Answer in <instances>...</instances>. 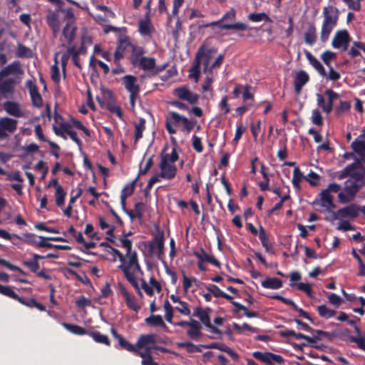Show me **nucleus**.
Segmentation results:
<instances>
[{
    "label": "nucleus",
    "instance_id": "1",
    "mask_svg": "<svg viewBox=\"0 0 365 365\" xmlns=\"http://www.w3.org/2000/svg\"><path fill=\"white\" fill-rule=\"evenodd\" d=\"M196 123V119L190 120L177 112L170 111L166 117L165 128L169 134L173 135L177 133V130L174 128V125H181L182 130L189 133L194 128Z\"/></svg>",
    "mask_w": 365,
    "mask_h": 365
},
{
    "label": "nucleus",
    "instance_id": "2",
    "mask_svg": "<svg viewBox=\"0 0 365 365\" xmlns=\"http://www.w3.org/2000/svg\"><path fill=\"white\" fill-rule=\"evenodd\" d=\"M323 16L320 39L322 42L325 43L328 41L331 32L337 24L339 10L333 6H326L323 9Z\"/></svg>",
    "mask_w": 365,
    "mask_h": 365
},
{
    "label": "nucleus",
    "instance_id": "3",
    "mask_svg": "<svg viewBox=\"0 0 365 365\" xmlns=\"http://www.w3.org/2000/svg\"><path fill=\"white\" fill-rule=\"evenodd\" d=\"M122 247L126 249V256L128 257L126 262L120 264L118 268L123 271V267L127 268V271L133 272L135 274L136 271L142 272L140 266L138 262L137 252L132 250L133 242L130 240H123L122 241Z\"/></svg>",
    "mask_w": 365,
    "mask_h": 365
},
{
    "label": "nucleus",
    "instance_id": "4",
    "mask_svg": "<svg viewBox=\"0 0 365 365\" xmlns=\"http://www.w3.org/2000/svg\"><path fill=\"white\" fill-rule=\"evenodd\" d=\"M362 187L355 182H352V180H346L344 182L343 191L338 194L339 202L342 204L351 202Z\"/></svg>",
    "mask_w": 365,
    "mask_h": 365
},
{
    "label": "nucleus",
    "instance_id": "5",
    "mask_svg": "<svg viewBox=\"0 0 365 365\" xmlns=\"http://www.w3.org/2000/svg\"><path fill=\"white\" fill-rule=\"evenodd\" d=\"M14 236L22 240L26 244L33 246L36 248H51L52 244L46 242V240H43L42 238H46L44 236H39V240H37V236L34 233H24L22 236H19L16 234H14Z\"/></svg>",
    "mask_w": 365,
    "mask_h": 365
},
{
    "label": "nucleus",
    "instance_id": "6",
    "mask_svg": "<svg viewBox=\"0 0 365 365\" xmlns=\"http://www.w3.org/2000/svg\"><path fill=\"white\" fill-rule=\"evenodd\" d=\"M18 120L9 118L3 117L0 118V139H6L10 134H13L17 130Z\"/></svg>",
    "mask_w": 365,
    "mask_h": 365
},
{
    "label": "nucleus",
    "instance_id": "7",
    "mask_svg": "<svg viewBox=\"0 0 365 365\" xmlns=\"http://www.w3.org/2000/svg\"><path fill=\"white\" fill-rule=\"evenodd\" d=\"M101 107L109 110L111 113H115L122 120H123V113L119 106L116 105L115 97L111 91H108L105 100L99 101Z\"/></svg>",
    "mask_w": 365,
    "mask_h": 365
},
{
    "label": "nucleus",
    "instance_id": "8",
    "mask_svg": "<svg viewBox=\"0 0 365 365\" xmlns=\"http://www.w3.org/2000/svg\"><path fill=\"white\" fill-rule=\"evenodd\" d=\"M246 228L254 236L258 235L262 247L265 249V251L267 252H271L272 250V245L269 242L268 235L266 232L265 229L262 225H259L258 231L257 229L252 223L248 222L246 224Z\"/></svg>",
    "mask_w": 365,
    "mask_h": 365
},
{
    "label": "nucleus",
    "instance_id": "9",
    "mask_svg": "<svg viewBox=\"0 0 365 365\" xmlns=\"http://www.w3.org/2000/svg\"><path fill=\"white\" fill-rule=\"evenodd\" d=\"M351 37L346 30L337 31L332 38L331 46L334 48H341L342 51H347Z\"/></svg>",
    "mask_w": 365,
    "mask_h": 365
},
{
    "label": "nucleus",
    "instance_id": "10",
    "mask_svg": "<svg viewBox=\"0 0 365 365\" xmlns=\"http://www.w3.org/2000/svg\"><path fill=\"white\" fill-rule=\"evenodd\" d=\"M359 212V206L356 204H351L338 210L336 212H331V215L333 217V220H339L346 217L354 219L358 217Z\"/></svg>",
    "mask_w": 365,
    "mask_h": 365
},
{
    "label": "nucleus",
    "instance_id": "11",
    "mask_svg": "<svg viewBox=\"0 0 365 365\" xmlns=\"http://www.w3.org/2000/svg\"><path fill=\"white\" fill-rule=\"evenodd\" d=\"M159 168L160 169V176L163 179L170 180L175 178L177 175L178 169L176 165L174 163L166 161L165 158L160 159Z\"/></svg>",
    "mask_w": 365,
    "mask_h": 365
},
{
    "label": "nucleus",
    "instance_id": "12",
    "mask_svg": "<svg viewBox=\"0 0 365 365\" xmlns=\"http://www.w3.org/2000/svg\"><path fill=\"white\" fill-rule=\"evenodd\" d=\"M173 94L179 99L186 101L190 104H195L199 100V96L191 92L188 87L185 86L176 88Z\"/></svg>",
    "mask_w": 365,
    "mask_h": 365
},
{
    "label": "nucleus",
    "instance_id": "13",
    "mask_svg": "<svg viewBox=\"0 0 365 365\" xmlns=\"http://www.w3.org/2000/svg\"><path fill=\"white\" fill-rule=\"evenodd\" d=\"M217 51V49L212 48H207L205 45H202L197 50L195 60H197L201 63V59L203 58V66H204V72H206V71L208 69L210 56L212 53H215Z\"/></svg>",
    "mask_w": 365,
    "mask_h": 365
},
{
    "label": "nucleus",
    "instance_id": "14",
    "mask_svg": "<svg viewBox=\"0 0 365 365\" xmlns=\"http://www.w3.org/2000/svg\"><path fill=\"white\" fill-rule=\"evenodd\" d=\"M76 31L77 27L75 24L66 22L62 30V34L66 43H62L61 46L66 47L67 46H72L71 44L76 37Z\"/></svg>",
    "mask_w": 365,
    "mask_h": 365
},
{
    "label": "nucleus",
    "instance_id": "15",
    "mask_svg": "<svg viewBox=\"0 0 365 365\" xmlns=\"http://www.w3.org/2000/svg\"><path fill=\"white\" fill-rule=\"evenodd\" d=\"M165 243V233L163 230H160L159 226L155 227V232L153 233V240L148 242V248L150 253H154L156 250V247L158 245H162Z\"/></svg>",
    "mask_w": 365,
    "mask_h": 365
},
{
    "label": "nucleus",
    "instance_id": "16",
    "mask_svg": "<svg viewBox=\"0 0 365 365\" xmlns=\"http://www.w3.org/2000/svg\"><path fill=\"white\" fill-rule=\"evenodd\" d=\"M309 81V76L304 71H298L294 77V91L297 95L300 94L302 88Z\"/></svg>",
    "mask_w": 365,
    "mask_h": 365
},
{
    "label": "nucleus",
    "instance_id": "17",
    "mask_svg": "<svg viewBox=\"0 0 365 365\" xmlns=\"http://www.w3.org/2000/svg\"><path fill=\"white\" fill-rule=\"evenodd\" d=\"M157 343H163V341L158 339V336L155 334H142L136 342V346L138 349H143L148 346L149 344L155 345Z\"/></svg>",
    "mask_w": 365,
    "mask_h": 365
},
{
    "label": "nucleus",
    "instance_id": "18",
    "mask_svg": "<svg viewBox=\"0 0 365 365\" xmlns=\"http://www.w3.org/2000/svg\"><path fill=\"white\" fill-rule=\"evenodd\" d=\"M279 335L284 338L293 336L297 339H305L312 346H314L312 344L316 342V339H319V337L318 336L311 337L300 332L296 333L294 331L288 329L280 331L279 332Z\"/></svg>",
    "mask_w": 365,
    "mask_h": 365
},
{
    "label": "nucleus",
    "instance_id": "19",
    "mask_svg": "<svg viewBox=\"0 0 365 365\" xmlns=\"http://www.w3.org/2000/svg\"><path fill=\"white\" fill-rule=\"evenodd\" d=\"M16 80L14 78H9L0 83L1 97L9 98L12 96L16 86Z\"/></svg>",
    "mask_w": 365,
    "mask_h": 365
},
{
    "label": "nucleus",
    "instance_id": "20",
    "mask_svg": "<svg viewBox=\"0 0 365 365\" xmlns=\"http://www.w3.org/2000/svg\"><path fill=\"white\" fill-rule=\"evenodd\" d=\"M4 109L9 115L15 118L24 117V113L20 108V105L14 101H7L4 105Z\"/></svg>",
    "mask_w": 365,
    "mask_h": 365
},
{
    "label": "nucleus",
    "instance_id": "21",
    "mask_svg": "<svg viewBox=\"0 0 365 365\" xmlns=\"http://www.w3.org/2000/svg\"><path fill=\"white\" fill-rule=\"evenodd\" d=\"M193 255L202 262L210 263L218 268L221 267L220 262L212 255L207 254L202 247L200 248L199 252L194 251Z\"/></svg>",
    "mask_w": 365,
    "mask_h": 365
},
{
    "label": "nucleus",
    "instance_id": "22",
    "mask_svg": "<svg viewBox=\"0 0 365 365\" xmlns=\"http://www.w3.org/2000/svg\"><path fill=\"white\" fill-rule=\"evenodd\" d=\"M120 293L125 298L127 307L130 309L135 312H138L141 307L137 303L135 297L133 294H130L124 287H120Z\"/></svg>",
    "mask_w": 365,
    "mask_h": 365
},
{
    "label": "nucleus",
    "instance_id": "23",
    "mask_svg": "<svg viewBox=\"0 0 365 365\" xmlns=\"http://www.w3.org/2000/svg\"><path fill=\"white\" fill-rule=\"evenodd\" d=\"M138 181V178H136L133 182L130 183L126 184L124 187L123 188L121 193H120V205L122 207V209L123 211H125L127 209L125 207L126 206V198L129 196H130L134 190L135 187L136 185V182Z\"/></svg>",
    "mask_w": 365,
    "mask_h": 365
},
{
    "label": "nucleus",
    "instance_id": "24",
    "mask_svg": "<svg viewBox=\"0 0 365 365\" xmlns=\"http://www.w3.org/2000/svg\"><path fill=\"white\" fill-rule=\"evenodd\" d=\"M110 332L113 336L118 340V344L122 349L132 353L137 352L136 346L124 339L123 336L119 334L114 328H111Z\"/></svg>",
    "mask_w": 365,
    "mask_h": 365
},
{
    "label": "nucleus",
    "instance_id": "25",
    "mask_svg": "<svg viewBox=\"0 0 365 365\" xmlns=\"http://www.w3.org/2000/svg\"><path fill=\"white\" fill-rule=\"evenodd\" d=\"M46 21L53 36H56L60 31V21L58 14L53 11H50L46 16Z\"/></svg>",
    "mask_w": 365,
    "mask_h": 365
},
{
    "label": "nucleus",
    "instance_id": "26",
    "mask_svg": "<svg viewBox=\"0 0 365 365\" xmlns=\"http://www.w3.org/2000/svg\"><path fill=\"white\" fill-rule=\"evenodd\" d=\"M320 196V205L325 207L328 212H333L332 209L336 207V205L333 202L334 197L326 189L321 192Z\"/></svg>",
    "mask_w": 365,
    "mask_h": 365
},
{
    "label": "nucleus",
    "instance_id": "27",
    "mask_svg": "<svg viewBox=\"0 0 365 365\" xmlns=\"http://www.w3.org/2000/svg\"><path fill=\"white\" fill-rule=\"evenodd\" d=\"M27 84H29L28 88L34 106L41 108L43 105V99L38 92V88L36 85L33 84L31 81H28Z\"/></svg>",
    "mask_w": 365,
    "mask_h": 365
},
{
    "label": "nucleus",
    "instance_id": "28",
    "mask_svg": "<svg viewBox=\"0 0 365 365\" xmlns=\"http://www.w3.org/2000/svg\"><path fill=\"white\" fill-rule=\"evenodd\" d=\"M304 54L309 64L323 77L327 76L326 71L320 61L314 57L309 51L305 50Z\"/></svg>",
    "mask_w": 365,
    "mask_h": 365
},
{
    "label": "nucleus",
    "instance_id": "29",
    "mask_svg": "<svg viewBox=\"0 0 365 365\" xmlns=\"http://www.w3.org/2000/svg\"><path fill=\"white\" fill-rule=\"evenodd\" d=\"M137 78L132 75H126L123 77L125 88L131 93H139L140 86L136 83Z\"/></svg>",
    "mask_w": 365,
    "mask_h": 365
},
{
    "label": "nucleus",
    "instance_id": "30",
    "mask_svg": "<svg viewBox=\"0 0 365 365\" xmlns=\"http://www.w3.org/2000/svg\"><path fill=\"white\" fill-rule=\"evenodd\" d=\"M190 329L187 331V335L192 339L196 340L201 337L202 326L199 322L195 319H191L190 320Z\"/></svg>",
    "mask_w": 365,
    "mask_h": 365
},
{
    "label": "nucleus",
    "instance_id": "31",
    "mask_svg": "<svg viewBox=\"0 0 365 365\" xmlns=\"http://www.w3.org/2000/svg\"><path fill=\"white\" fill-rule=\"evenodd\" d=\"M145 53V48L136 45L131 47V53L130 61L133 67L136 68L138 63L143 58V54Z\"/></svg>",
    "mask_w": 365,
    "mask_h": 365
},
{
    "label": "nucleus",
    "instance_id": "32",
    "mask_svg": "<svg viewBox=\"0 0 365 365\" xmlns=\"http://www.w3.org/2000/svg\"><path fill=\"white\" fill-rule=\"evenodd\" d=\"M304 42L309 46H313L317 39V29L314 24H310L304 34Z\"/></svg>",
    "mask_w": 365,
    "mask_h": 365
},
{
    "label": "nucleus",
    "instance_id": "33",
    "mask_svg": "<svg viewBox=\"0 0 365 365\" xmlns=\"http://www.w3.org/2000/svg\"><path fill=\"white\" fill-rule=\"evenodd\" d=\"M153 30V27L148 15L145 19L140 20L138 23V31L141 35H150Z\"/></svg>",
    "mask_w": 365,
    "mask_h": 365
},
{
    "label": "nucleus",
    "instance_id": "34",
    "mask_svg": "<svg viewBox=\"0 0 365 365\" xmlns=\"http://www.w3.org/2000/svg\"><path fill=\"white\" fill-rule=\"evenodd\" d=\"M236 19V11L234 9H230L229 11H227L222 17L216 21H212L211 23H209L206 25H205V27H212L213 26L218 25L220 27V25L222 24V23L224 21L230 20V21H234Z\"/></svg>",
    "mask_w": 365,
    "mask_h": 365
},
{
    "label": "nucleus",
    "instance_id": "35",
    "mask_svg": "<svg viewBox=\"0 0 365 365\" xmlns=\"http://www.w3.org/2000/svg\"><path fill=\"white\" fill-rule=\"evenodd\" d=\"M136 68H140L145 71L155 69V59L153 57L145 56L138 63Z\"/></svg>",
    "mask_w": 365,
    "mask_h": 365
},
{
    "label": "nucleus",
    "instance_id": "36",
    "mask_svg": "<svg viewBox=\"0 0 365 365\" xmlns=\"http://www.w3.org/2000/svg\"><path fill=\"white\" fill-rule=\"evenodd\" d=\"M262 286L266 289H278L282 287V281L278 278L267 277L261 282Z\"/></svg>",
    "mask_w": 365,
    "mask_h": 365
},
{
    "label": "nucleus",
    "instance_id": "37",
    "mask_svg": "<svg viewBox=\"0 0 365 365\" xmlns=\"http://www.w3.org/2000/svg\"><path fill=\"white\" fill-rule=\"evenodd\" d=\"M194 317H197L200 322L206 327H210L211 322H210V318L209 316V314L207 311L204 310L202 307H196L194 313Z\"/></svg>",
    "mask_w": 365,
    "mask_h": 365
},
{
    "label": "nucleus",
    "instance_id": "38",
    "mask_svg": "<svg viewBox=\"0 0 365 365\" xmlns=\"http://www.w3.org/2000/svg\"><path fill=\"white\" fill-rule=\"evenodd\" d=\"M206 289L210 293L217 298L222 297L227 301H231V299H232V296L225 293L215 284H210L206 287Z\"/></svg>",
    "mask_w": 365,
    "mask_h": 365
},
{
    "label": "nucleus",
    "instance_id": "39",
    "mask_svg": "<svg viewBox=\"0 0 365 365\" xmlns=\"http://www.w3.org/2000/svg\"><path fill=\"white\" fill-rule=\"evenodd\" d=\"M352 182L361 185V187L365 186V168H363L360 170L351 171L350 179Z\"/></svg>",
    "mask_w": 365,
    "mask_h": 365
},
{
    "label": "nucleus",
    "instance_id": "40",
    "mask_svg": "<svg viewBox=\"0 0 365 365\" xmlns=\"http://www.w3.org/2000/svg\"><path fill=\"white\" fill-rule=\"evenodd\" d=\"M61 325L67 331H68L69 332H71L73 334L79 335V336H82L84 334L88 335V331L86 329H84L78 325L69 324V323H66V322H62Z\"/></svg>",
    "mask_w": 365,
    "mask_h": 365
},
{
    "label": "nucleus",
    "instance_id": "41",
    "mask_svg": "<svg viewBox=\"0 0 365 365\" xmlns=\"http://www.w3.org/2000/svg\"><path fill=\"white\" fill-rule=\"evenodd\" d=\"M133 43L130 41V38L126 35H120L118 37L116 50L125 53V51L133 46Z\"/></svg>",
    "mask_w": 365,
    "mask_h": 365
},
{
    "label": "nucleus",
    "instance_id": "42",
    "mask_svg": "<svg viewBox=\"0 0 365 365\" xmlns=\"http://www.w3.org/2000/svg\"><path fill=\"white\" fill-rule=\"evenodd\" d=\"M168 145H165L163 149V151L160 155V159H165L166 161L174 163L178 160L179 155L177 152L178 148H173L172 152L170 154L165 153V152L168 150Z\"/></svg>",
    "mask_w": 365,
    "mask_h": 365
},
{
    "label": "nucleus",
    "instance_id": "43",
    "mask_svg": "<svg viewBox=\"0 0 365 365\" xmlns=\"http://www.w3.org/2000/svg\"><path fill=\"white\" fill-rule=\"evenodd\" d=\"M88 335L92 337L93 339L97 343L103 344L107 346L110 345V341L108 337L105 334H102L98 331H88Z\"/></svg>",
    "mask_w": 365,
    "mask_h": 365
},
{
    "label": "nucleus",
    "instance_id": "44",
    "mask_svg": "<svg viewBox=\"0 0 365 365\" xmlns=\"http://www.w3.org/2000/svg\"><path fill=\"white\" fill-rule=\"evenodd\" d=\"M220 28L225 30L234 29L238 31H247L250 29L247 24L242 22L221 24Z\"/></svg>",
    "mask_w": 365,
    "mask_h": 365
},
{
    "label": "nucleus",
    "instance_id": "45",
    "mask_svg": "<svg viewBox=\"0 0 365 365\" xmlns=\"http://www.w3.org/2000/svg\"><path fill=\"white\" fill-rule=\"evenodd\" d=\"M4 73L6 76L11 75L12 73H20L22 72L21 68V63L18 61H14L11 63L7 65L4 68H3Z\"/></svg>",
    "mask_w": 365,
    "mask_h": 365
},
{
    "label": "nucleus",
    "instance_id": "46",
    "mask_svg": "<svg viewBox=\"0 0 365 365\" xmlns=\"http://www.w3.org/2000/svg\"><path fill=\"white\" fill-rule=\"evenodd\" d=\"M135 143H136L143 137V132L145 129V120L140 118L139 122L135 123Z\"/></svg>",
    "mask_w": 365,
    "mask_h": 365
},
{
    "label": "nucleus",
    "instance_id": "47",
    "mask_svg": "<svg viewBox=\"0 0 365 365\" xmlns=\"http://www.w3.org/2000/svg\"><path fill=\"white\" fill-rule=\"evenodd\" d=\"M270 354H272V352L268 351L263 353L259 351H256L252 353V356L254 358L267 364V365L272 364V359L269 356Z\"/></svg>",
    "mask_w": 365,
    "mask_h": 365
},
{
    "label": "nucleus",
    "instance_id": "48",
    "mask_svg": "<svg viewBox=\"0 0 365 365\" xmlns=\"http://www.w3.org/2000/svg\"><path fill=\"white\" fill-rule=\"evenodd\" d=\"M66 196V192L64 190L63 187H58L55 192L56 204L58 207H62L64 205Z\"/></svg>",
    "mask_w": 365,
    "mask_h": 365
},
{
    "label": "nucleus",
    "instance_id": "49",
    "mask_svg": "<svg viewBox=\"0 0 365 365\" xmlns=\"http://www.w3.org/2000/svg\"><path fill=\"white\" fill-rule=\"evenodd\" d=\"M320 58L328 68L331 67V63L336 58V53L327 50L321 54Z\"/></svg>",
    "mask_w": 365,
    "mask_h": 365
},
{
    "label": "nucleus",
    "instance_id": "50",
    "mask_svg": "<svg viewBox=\"0 0 365 365\" xmlns=\"http://www.w3.org/2000/svg\"><path fill=\"white\" fill-rule=\"evenodd\" d=\"M319 315L325 319L334 317L336 312L327 307L326 304H322L317 307Z\"/></svg>",
    "mask_w": 365,
    "mask_h": 365
},
{
    "label": "nucleus",
    "instance_id": "51",
    "mask_svg": "<svg viewBox=\"0 0 365 365\" xmlns=\"http://www.w3.org/2000/svg\"><path fill=\"white\" fill-rule=\"evenodd\" d=\"M189 71V77L193 78L195 82H197L200 76V63L198 61V59L194 60L193 65Z\"/></svg>",
    "mask_w": 365,
    "mask_h": 365
},
{
    "label": "nucleus",
    "instance_id": "52",
    "mask_svg": "<svg viewBox=\"0 0 365 365\" xmlns=\"http://www.w3.org/2000/svg\"><path fill=\"white\" fill-rule=\"evenodd\" d=\"M0 294L11 299L18 300L19 296L15 293L13 289L9 286H4L0 284Z\"/></svg>",
    "mask_w": 365,
    "mask_h": 365
},
{
    "label": "nucleus",
    "instance_id": "53",
    "mask_svg": "<svg viewBox=\"0 0 365 365\" xmlns=\"http://www.w3.org/2000/svg\"><path fill=\"white\" fill-rule=\"evenodd\" d=\"M248 19L253 22H259L262 21H271L269 16L264 12L262 13H251L248 16Z\"/></svg>",
    "mask_w": 365,
    "mask_h": 365
},
{
    "label": "nucleus",
    "instance_id": "54",
    "mask_svg": "<svg viewBox=\"0 0 365 365\" xmlns=\"http://www.w3.org/2000/svg\"><path fill=\"white\" fill-rule=\"evenodd\" d=\"M163 321V317L159 314H151L150 317L145 319L146 324L150 327H160Z\"/></svg>",
    "mask_w": 365,
    "mask_h": 365
},
{
    "label": "nucleus",
    "instance_id": "55",
    "mask_svg": "<svg viewBox=\"0 0 365 365\" xmlns=\"http://www.w3.org/2000/svg\"><path fill=\"white\" fill-rule=\"evenodd\" d=\"M122 268H123V272L124 274V277H125V279L130 282V284L135 289H138V288H140L139 285H138V282L134 275V273L133 272H128L127 271V268L126 267H123Z\"/></svg>",
    "mask_w": 365,
    "mask_h": 365
},
{
    "label": "nucleus",
    "instance_id": "56",
    "mask_svg": "<svg viewBox=\"0 0 365 365\" xmlns=\"http://www.w3.org/2000/svg\"><path fill=\"white\" fill-rule=\"evenodd\" d=\"M303 178V174L298 167H295L293 171L292 184L297 189H300V182Z\"/></svg>",
    "mask_w": 365,
    "mask_h": 365
},
{
    "label": "nucleus",
    "instance_id": "57",
    "mask_svg": "<svg viewBox=\"0 0 365 365\" xmlns=\"http://www.w3.org/2000/svg\"><path fill=\"white\" fill-rule=\"evenodd\" d=\"M67 52L72 56L73 64L79 69H81V65L79 62V54L76 51V45L68 46Z\"/></svg>",
    "mask_w": 365,
    "mask_h": 365
},
{
    "label": "nucleus",
    "instance_id": "58",
    "mask_svg": "<svg viewBox=\"0 0 365 365\" xmlns=\"http://www.w3.org/2000/svg\"><path fill=\"white\" fill-rule=\"evenodd\" d=\"M312 122L318 126H322L324 123L323 117L317 109H314L312 112Z\"/></svg>",
    "mask_w": 365,
    "mask_h": 365
},
{
    "label": "nucleus",
    "instance_id": "59",
    "mask_svg": "<svg viewBox=\"0 0 365 365\" xmlns=\"http://www.w3.org/2000/svg\"><path fill=\"white\" fill-rule=\"evenodd\" d=\"M220 110L222 111L224 114H227L230 112V106L228 103V96H225L218 104Z\"/></svg>",
    "mask_w": 365,
    "mask_h": 365
},
{
    "label": "nucleus",
    "instance_id": "60",
    "mask_svg": "<svg viewBox=\"0 0 365 365\" xmlns=\"http://www.w3.org/2000/svg\"><path fill=\"white\" fill-rule=\"evenodd\" d=\"M61 11L63 13L64 17L67 20V22H70L71 24H75V15L73 9L72 7L63 9Z\"/></svg>",
    "mask_w": 365,
    "mask_h": 365
},
{
    "label": "nucleus",
    "instance_id": "61",
    "mask_svg": "<svg viewBox=\"0 0 365 365\" xmlns=\"http://www.w3.org/2000/svg\"><path fill=\"white\" fill-rule=\"evenodd\" d=\"M31 53L30 48L19 43L16 50V56L19 58L29 57Z\"/></svg>",
    "mask_w": 365,
    "mask_h": 365
},
{
    "label": "nucleus",
    "instance_id": "62",
    "mask_svg": "<svg viewBox=\"0 0 365 365\" xmlns=\"http://www.w3.org/2000/svg\"><path fill=\"white\" fill-rule=\"evenodd\" d=\"M192 145L196 152L202 153L203 151V145L201 138L196 135H194L192 137Z\"/></svg>",
    "mask_w": 365,
    "mask_h": 365
},
{
    "label": "nucleus",
    "instance_id": "63",
    "mask_svg": "<svg viewBox=\"0 0 365 365\" xmlns=\"http://www.w3.org/2000/svg\"><path fill=\"white\" fill-rule=\"evenodd\" d=\"M351 147L356 153L359 154L365 149V143L357 138L351 143Z\"/></svg>",
    "mask_w": 365,
    "mask_h": 365
},
{
    "label": "nucleus",
    "instance_id": "64",
    "mask_svg": "<svg viewBox=\"0 0 365 365\" xmlns=\"http://www.w3.org/2000/svg\"><path fill=\"white\" fill-rule=\"evenodd\" d=\"M349 339L351 342L356 343L359 349L365 351V334L360 339H356L355 336H349Z\"/></svg>",
    "mask_w": 365,
    "mask_h": 365
}]
</instances>
